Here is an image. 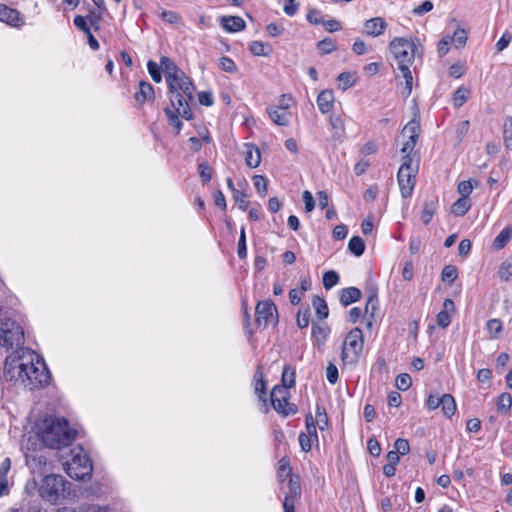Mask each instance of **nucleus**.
<instances>
[{
	"mask_svg": "<svg viewBox=\"0 0 512 512\" xmlns=\"http://www.w3.org/2000/svg\"><path fill=\"white\" fill-rule=\"evenodd\" d=\"M470 207L471 202L469 197H461L453 203L452 211L455 215L463 216L468 212Z\"/></svg>",
	"mask_w": 512,
	"mask_h": 512,
	"instance_id": "obj_28",
	"label": "nucleus"
},
{
	"mask_svg": "<svg viewBox=\"0 0 512 512\" xmlns=\"http://www.w3.org/2000/svg\"><path fill=\"white\" fill-rule=\"evenodd\" d=\"M253 184L261 195H265L267 193V180L263 175H255L253 177Z\"/></svg>",
	"mask_w": 512,
	"mask_h": 512,
	"instance_id": "obj_54",
	"label": "nucleus"
},
{
	"mask_svg": "<svg viewBox=\"0 0 512 512\" xmlns=\"http://www.w3.org/2000/svg\"><path fill=\"white\" fill-rule=\"evenodd\" d=\"M512 40V35L510 32L508 31H505L502 36L500 37V39L497 41L496 43V49L497 51L501 52L503 51L505 48H507L510 44Z\"/></svg>",
	"mask_w": 512,
	"mask_h": 512,
	"instance_id": "obj_58",
	"label": "nucleus"
},
{
	"mask_svg": "<svg viewBox=\"0 0 512 512\" xmlns=\"http://www.w3.org/2000/svg\"><path fill=\"white\" fill-rule=\"evenodd\" d=\"M237 254L240 259H245L247 257L246 234L244 227H242L240 231Z\"/></svg>",
	"mask_w": 512,
	"mask_h": 512,
	"instance_id": "obj_48",
	"label": "nucleus"
},
{
	"mask_svg": "<svg viewBox=\"0 0 512 512\" xmlns=\"http://www.w3.org/2000/svg\"><path fill=\"white\" fill-rule=\"evenodd\" d=\"M360 298L361 291L356 287L344 288L340 292V302L343 306L357 302Z\"/></svg>",
	"mask_w": 512,
	"mask_h": 512,
	"instance_id": "obj_23",
	"label": "nucleus"
},
{
	"mask_svg": "<svg viewBox=\"0 0 512 512\" xmlns=\"http://www.w3.org/2000/svg\"><path fill=\"white\" fill-rule=\"evenodd\" d=\"M256 324L265 328L277 321V309L271 300L259 301L255 308Z\"/></svg>",
	"mask_w": 512,
	"mask_h": 512,
	"instance_id": "obj_13",
	"label": "nucleus"
},
{
	"mask_svg": "<svg viewBox=\"0 0 512 512\" xmlns=\"http://www.w3.org/2000/svg\"><path fill=\"white\" fill-rule=\"evenodd\" d=\"M441 276L444 282L452 283L458 277V270L453 265H446L442 270Z\"/></svg>",
	"mask_w": 512,
	"mask_h": 512,
	"instance_id": "obj_44",
	"label": "nucleus"
},
{
	"mask_svg": "<svg viewBox=\"0 0 512 512\" xmlns=\"http://www.w3.org/2000/svg\"><path fill=\"white\" fill-rule=\"evenodd\" d=\"M387 26L384 18L373 17L364 23L363 33L367 36L378 37L385 32Z\"/></svg>",
	"mask_w": 512,
	"mask_h": 512,
	"instance_id": "obj_14",
	"label": "nucleus"
},
{
	"mask_svg": "<svg viewBox=\"0 0 512 512\" xmlns=\"http://www.w3.org/2000/svg\"><path fill=\"white\" fill-rule=\"evenodd\" d=\"M497 277L505 282L510 280L512 277V259H506L499 265Z\"/></svg>",
	"mask_w": 512,
	"mask_h": 512,
	"instance_id": "obj_29",
	"label": "nucleus"
},
{
	"mask_svg": "<svg viewBox=\"0 0 512 512\" xmlns=\"http://www.w3.org/2000/svg\"><path fill=\"white\" fill-rule=\"evenodd\" d=\"M394 450L399 454V455H406L409 453L410 451V445H409V442L404 439V438H398L395 443H394Z\"/></svg>",
	"mask_w": 512,
	"mask_h": 512,
	"instance_id": "obj_55",
	"label": "nucleus"
},
{
	"mask_svg": "<svg viewBox=\"0 0 512 512\" xmlns=\"http://www.w3.org/2000/svg\"><path fill=\"white\" fill-rule=\"evenodd\" d=\"M309 317L310 313L308 308L299 309L297 314V325L300 328H306L309 325Z\"/></svg>",
	"mask_w": 512,
	"mask_h": 512,
	"instance_id": "obj_57",
	"label": "nucleus"
},
{
	"mask_svg": "<svg viewBox=\"0 0 512 512\" xmlns=\"http://www.w3.org/2000/svg\"><path fill=\"white\" fill-rule=\"evenodd\" d=\"M364 340L362 330L353 328L350 330L343 342L341 360L343 365L355 366L361 356Z\"/></svg>",
	"mask_w": 512,
	"mask_h": 512,
	"instance_id": "obj_4",
	"label": "nucleus"
},
{
	"mask_svg": "<svg viewBox=\"0 0 512 512\" xmlns=\"http://www.w3.org/2000/svg\"><path fill=\"white\" fill-rule=\"evenodd\" d=\"M165 114L168 117L170 125L175 128L176 133H180L183 126L182 121L179 119V116H181V114H178L177 111L171 109L170 107L165 108Z\"/></svg>",
	"mask_w": 512,
	"mask_h": 512,
	"instance_id": "obj_40",
	"label": "nucleus"
},
{
	"mask_svg": "<svg viewBox=\"0 0 512 512\" xmlns=\"http://www.w3.org/2000/svg\"><path fill=\"white\" fill-rule=\"evenodd\" d=\"M175 89L168 88L169 99L173 110L181 114L186 120L192 119V111L189 101L194 99L195 86L191 82L190 89L185 90L180 85H175Z\"/></svg>",
	"mask_w": 512,
	"mask_h": 512,
	"instance_id": "obj_5",
	"label": "nucleus"
},
{
	"mask_svg": "<svg viewBox=\"0 0 512 512\" xmlns=\"http://www.w3.org/2000/svg\"><path fill=\"white\" fill-rule=\"evenodd\" d=\"M36 427L39 440L49 448L69 446L75 438V431L70 428L65 418L46 416Z\"/></svg>",
	"mask_w": 512,
	"mask_h": 512,
	"instance_id": "obj_2",
	"label": "nucleus"
},
{
	"mask_svg": "<svg viewBox=\"0 0 512 512\" xmlns=\"http://www.w3.org/2000/svg\"><path fill=\"white\" fill-rule=\"evenodd\" d=\"M64 491V479L60 475H47L39 487V495L47 502L56 503Z\"/></svg>",
	"mask_w": 512,
	"mask_h": 512,
	"instance_id": "obj_9",
	"label": "nucleus"
},
{
	"mask_svg": "<svg viewBox=\"0 0 512 512\" xmlns=\"http://www.w3.org/2000/svg\"><path fill=\"white\" fill-rule=\"evenodd\" d=\"M302 199L305 203V211L311 212L315 208V201L310 191L305 190L302 193Z\"/></svg>",
	"mask_w": 512,
	"mask_h": 512,
	"instance_id": "obj_63",
	"label": "nucleus"
},
{
	"mask_svg": "<svg viewBox=\"0 0 512 512\" xmlns=\"http://www.w3.org/2000/svg\"><path fill=\"white\" fill-rule=\"evenodd\" d=\"M329 123L338 136L345 133V122L341 115L331 114L329 116Z\"/></svg>",
	"mask_w": 512,
	"mask_h": 512,
	"instance_id": "obj_38",
	"label": "nucleus"
},
{
	"mask_svg": "<svg viewBox=\"0 0 512 512\" xmlns=\"http://www.w3.org/2000/svg\"><path fill=\"white\" fill-rule=\"evenodd\" d=\"M23 340L24 333L18 324L13 322L11 327H0V347L20 350Z\"/></svg>",
	"mask_w": 512,
	"mask_h": 512,
	"instance_id": "obj_12",
	"label": "nucleus"
},
{
	"mask_svg": "<svg viewBox=\"0 0 512 512\" xmlns=\"http://www.w3.org/2000/svg\"><path fill=\"white\" fill-rule=\"evenodd\" d=\"M306 18H307L308 22L311 24L318 25V24L323 23V18L321 16V13L317 9L309 10Z\"/></svg>",
	"mask_w": 512,
	"mask_h": 512,
	"instance_id": "obj_62",
	"label": "nucleus"
},
{
	"mask_svg": "<svg viewBox=\"0 0 512 512\" xmlns=\"http://www.w3.org/2000/svg\"><path fill=\"white\" fill-rule=\"evenodd\" d=\"M419 133H420V124L416 120H412V121L408 122L402 130L403 135H407L408 139L415 140V141L418 140Z\"/></svg>",
	"mask_w": 512,
	"mask_h": 512,
	"instance_id": "obj_30",
	"label": "nucleus"
},
{
	"mask_svg": "<svg viewBox=\"0 0 512 512\" xmlns=\"http://www.w3.org/2000/svg\"><path fill=\"white\" fill-rule=\"evenodd\" d=\"M270 119L279 126H288L290 122V114L286 111H282L275 106L267 108Z\"/></svg>",
	"mask_w": 512,
	"mask_h": 512,
	"instance_id": "obj_22",
	"label": "nucleus"
},
{
	"mask_svg": "<svg viewBox=\"0 0 512 512\" xmlns=\"http://www.w3.org/2000/svg\"><path fill=\"white\" fill-rule=\"evenodd\" d=\"M160 17L162 18L163 21L169 24H178L182 19L177 12L170 10H162L160 13Z\"/></svg>",
	"mask_w": 512,
	"mask_h": 512,
	"instance_id": "obj_51",
	"label": "nucleus"
},
{
	"mask_svg": "<svg viewBox=\"0 0 512 512\" xmlns=\"http://www.w3.org/2000/svg\"><path fill=\"white\" fill-rule=\"evenodd\" d=\"M455 310L452 299H445L443 302V310L437 314V324L441 328H446L451 323L450 312Z\"/></svg>",
	"mask_w": 512,
	"mask_h": 512,
	"instance_id": "obj_19",
	"label": "nucleus"
},
{
	"mask_svg": "<svg viewBox=\"0 0 512 512\" xmlns=\"http://www.w3.org/2000/svg\"><path fill=\"white\" fill-rule=\"evenodd\" d=\"M378 309V298L376 294H371L367 299L365 306V315H370V318H374V313Z\"/></svg>",
	"mask_w": 512,
	"mask_h": 512,
	"instance_id": "obj_49",
	"label": "nucleus"
},
{
	"mask_svg": "<svg viewBox=\"0 0 512 512\" xmlns=\"http://www.w3.org/2000/svg\"><path fill=\"white\" fill-rule=\"evenodd\" d=\"M313 306L316 310V314L320 319H325L328 317L329 310L326 301L319 296H315L313 298Z\"/></svg>",
	"mask_w": 512,
	"mask_h": 512,
	"instance_id": "obj_36",
	"label": "nucleus"
},
{
	"mask_svg": "<svg viewBox=\"0 0 512 512\" xmlns=\"http://www.w3.org/2000/svg\"><path fill=\"white\" fill-rule=\"evenodd\" d=\"M271 405L273 409L284 416L293 415L297 412V407L295 404H291L288 402L287 396L288 391L285 387H280V385H276L271 391Z\"/></svg>",
	"mask_w": 512,
	"mask_h": 512,
	"instance_id": "obj_11",
	"label": "nucleus"
},
{
	"mask_svg": "<svg viewBox=\"0 0 512 512\" xmlns=\"http://www.w3.org/2000/svg\"><path fill=\"white\" fill-rule=\"evenodd\" d=\"M23 359H26L25 371H23L20 381L30 390L48 385L51 375L44 359L32 350H26Z\"/></svg>",
	"mask_w": 512,
	"mask_h": 512,
	"instance_id": "obj_3",
	"label": "nucleus"
},
{
	"mask_svg": "<svg viewBox=\"0 0 512 512\" xmlns=\"http://www.w3.org/2000/svg\"><path fill=\"white\" fill-rule=\"evenodd\" d=\"M317 106L322 114L330 112L334 106L335 98L332 90L321 91L317 96Z\"/></svg>",
	"mask_w": 512,
	"mask_h": 512,
	"instance_id": "obj_18",
	"label": "nucleus"
},
{
	"mask_svg": "<svg viewBox=\"0 0 512 512\" xmlns=\"http://www.w3.org/2000/svg\"><path fill=\"white\" fill-rule=\"evenodd\" d=\"M411 384V377L407 373L400 374L396 378V386L399 390L406 391L411 387Z\"/></svg>",
	"mask_w": 512,
	"mask_h": 512,
	"instance_id": "obj_52",
	"label": "nucleus"
},
{
	"mask_svg": "<svg viewBox=\"0 0 512 512\" xmlns=\"http://www.w3.org/2000/svg\"><path fill=\"white\" fill-rule=\"evenodd\" d=\"M245 162L250 168H256L261 163V154L259 149L250 143L245 144Z\"/></svg>",
	"mask_w": 512,
	"mask_h": 512,
	"instance_id": "obj_21",
	"label": "nucleus"
},
{
	"mask_svg": "<svg viewBox=\"0 0 512 512\" xmlns=\"http://www.w3.org/2000/svg\"><path fill=\"white\" fill-rule=\"evenodd\" d=\"M299 444L302 451L309 452L312 447V437L308 436L306 433L301 432L299 434Z\"/></svg>",
	"mask_w": 512,
	"mask_h": 512,
	"instance_id": "obj_61",
	"label": "nucleus"
},
{
	"mask_svg": "<svg viewBox=\"0 0 512 512\" xmlns=\"http://www.w3.org/2000/svg\"><path fill=\"white\" fill-rule=\"evenodd\" d=\"M315 420H316V424H317L318 428L321 431H324L325 429L328 428L329 421H328V417L326 414V410L321 405L316 406Z\"/></svg>",
	"mask_w": 512,
	"mask_h": 512,
	"instance_id": "obj_32",
	"label": "nucleus"
},
{
	"mask_svg": "<svg viewBox=\"0 0 512 512\" xmlns=\"http://www.w3.org/2000/svg\"><path fill=\"white\" fill-rule=\"evenodd\" d=\"M339 282V276L338 274L333 271H327L323 274V286L326 290L331 289L335 285H337Z\"/></svg>",
	"mask_w": 512,
	"mask_h": 512,
	"instance_id": "obj_42",
	"label": "nucleus"
},
{
	"mask_svg": "<svg viewBox=\"0 0 512 512\" xmlns=\"http://www.w3.org/2000/svg\"><path fill=\"white\" fill-rule=\"evenodd\" d=\"M220 25L225 31L234 33L243 30L246 23L240 16H222L220 17Z\"/></svg>",
	"mask_w": 512,
	"mask_h": 512,
	"instance_id": "obj_16",
	"label": "nucleus"
},
{
	"mask_svg": "<svg viewBox=\"0 0 512 512\" xmlns=\"http://www.w3.org/2000/svg\"><path fill=\"white\" fill-rule=\"evenodd\" d=\"M326 378L330 384H335L339 379L338 369L332 362L326 367Z\"/></svg>",
	"mask_w": 512,
	"mask_h": 512,
	"instance_id": "obj_56",
	"label": "nucleus"
},
{
	"mask_svg": "<svg viewBox=\"0 0 512 512\" xmlns=\"http://www.w3.org/2000/svg\"><path fill=\"white\" fill-rule=\"evenodd\" d=\"M312 335L317 340L325 341L328 336V327L326 325H320V324H312Z\"/></svg>",
	"mask_w": 512,
	"mask_h": 512,
	"instance_id": "obj_46",
	"label": "nucleus"
},
{
	"mask_svg": "<svg viewBox=\"0 0 512 512\" xmlns=\"http://www.w3.org/2000/svg\"><path fill=\"white\" fill-rule=\"evenodd\" d=\"M389 50L392 53L398 67L396 77H403L405 80V94L409 96L412 92L413 76L410 67L415 57L423 56V47L417 37H394L389 43Z\"/></svg>",
	"mask_w": 512,
	"mask_h": 512,
	"instance_id": "obj_1",
	"label": "nucleus"
},
{
	"mask_svg": "<svg viewBox=\"0 0 512 512\" xmlns=\"http://www.w3.org/2000/svg\"><path fill=\"white\" fill-rule=\"evenodd\" d=\"M291 467H290V461L288 458L283 457L279 461V467H278V478L280 481H284L286 477L291 476Z\"/></svg>",
	"mask_w": 512,
	"mask_h": 512,
	"instance_id": "obj_41",
	"label": "nucleus"
},
{
	"mask_svg": "<svg viewBox=\"0 0 512 512\" xmlns=\"http://www.w3.org/2000/svg\"><path fill=\"white\" fill-rule=\"evenodd\" d=\"M336 48H337L336 43L330 38H325L318 43V49L323 54H329V53L335 51Z\"/></svg>",
	"mask_w": 512,
	"mask_h": 512,
	"instance_id": "obj_53",
	"label": "nucleus"
},
{
	"mask_svg": "<svg viewBox=\"0 0 512 512\" xmlns=\"http://www.w3.org/2000/svg\"><path fill=\"white\" fill-rule=\"evenodd\" d=\"M469 90L465 87H459L453 96L455 107H461L468 99Z\"/></svg>",
	"mask_w": 512,
	"mask_h": 512,
	"instance_id": "obj_45",
	"label": "nucleus"
},
{
	"mask_svg": "<svg viewBox=\"0 0 512 512\" xmlns=\"http://www.w3.org/2000/svg\"><path fill=\"white\" fill-rule=\"evenodd\" d=\"M473 189L470 181H461L458 184L457 190L461 197H469Z\"/></svg>",
	"mask_w": 512,
	"mask_h": 512,
	"instance_id": "obj_64",
	"label": "nucleus"
},
{
	"mask_svg": "<svg viewBox=\"0 0 512 512\" xmlns=\"http://www.w3.org/2000/svg\"><path fill=\"white\" fill-rule=\"evenodd\" d=\"M452 44V39L449 35L444 36L438 43V53L443 56L446 55L450 49V45Z\"/></svg>",
	"mask_w": 512,
	"mask_h": 512,
	"instance_id": "obj_59",
	"label": "nucleus"
},
{
	"mask_svg": "<svg viewBox=\"0 0 512 512\" xmlns=\"http://www.w3.org/2000/svg\"><path fill=\"white\" fill-rule=\"evenodd\" d=\"M512 236V227H505L493 240L492 246L495 250L503 249L510 241Z\"/></svg>",
	"mask_w": 512,
	"mask_h": 512,
	"instance_id": "obj_24",
	"label": "nucleus"
},
{
	"mask_svg": "<svg viewBox=\"0 0 512 512\" xmlns=\"http://www.w3.org/2000/svg\"><path fill=\"white\" fill-rule=\"evenodd\" d=\"M503 139L505 147L512 150V117H507L503 123Z\"/></svg>",
	"mask_w": 512,
	"mask_h": 512,
	"instance_id": "obj_37",
	"label": "nucleus"
},
{
	"mask_svg": "<svg viewBox=\"0 0 512 512\" xmlns=\"http://www.w3.org/2000/svg\"><path fill=\"white\" fill-rule=\"evenodd\" d=\"M220 68L228 73H234L237 71L236 63L229 57L223 56L219 59Z\"/></svg>",
	"mask_w": 512,
	"mask_h": 512,
	"instance_id": "obj_50",
	"label": "nucleus"
},
{
	"mask_svg": "<svg viewBox=\"0 0 512 512\" xmlns=\"http://www.w3.org/2000/svg\"><path fill=\"white\" fill-rule=\"evenodd\" d=\"M147 69L154 82L160 83L162 81V70L160 65H158L156 62L152 60H149L147 63Z\"/></svg>",
	"mask_w": 512,
	"mask_h": 512,
	"instance_id": "obj_43",
	"label": "nucleus"
},
{
	"mask_svg": "<svg viewBox=\"0 0 512 512\" xmlns=\"http://www.w3.org/2000/svg\"><path fill=\"white\" fill-rule=\"evenodd\" d=\"M486 329L491 338H499L503 329L501 320L496 318L488 320L486 323Z\"/></svg>",
	"mask_w": 512,
	"mask_h": 512,
	"instance_id": "obj_39",
	"label": "nucleus"
},
{
	"mask_svg": "<svg viewBox=\"0 0 512 512\" xmlns=\"http://www.w3.org/2000/svg\"><path fill=\"white\" fill-rule=\"evenodd\" d=\"M301 495V485L298 476L291 475L288 483V493L285 498L297 500Z\"/></svg>",
	"mask_w": 512,
	"mask_h": 512,
	"instance_id": "obj_26",
	"label": "nucleus"
},
{
	"mask_svg": "<svg viewBox=\"0 0 512 512\" xmlns=\"http://www.w3.org/2000/svg\"><path fill=\"white\" fill-rule=\"evenodd\" d=\"M348 250L356 257H360L365 251L364 240L360 236H353L349 240Z\"/></svg>",
	"mask_w": 512,
	"mask_h": 512,
	"instance_id": "obj_27",
	"label": "nucleus"
},
{
	"mask_svg": "<svg viewBox=\"0 0 512 512\" xmlns=\"http://www.w3.org/2000/svg\"><path fill=\"white\" fill-rule=\"evenodd\" d=\"M64 469L75 480L90 478L93 470L89 457L82 453V449L73 454L71 460L64 464Z\"/></svg>",
	"mask_w": 512,
	"mask_h": 512,
	"instance_id": "obj_7",
	"label": "nucleus"
},
{
	"mask_svg": "<svg viewBox=\"0 0 512 512\" xmlns=\"http://www.w3.org/2000/svg\"><path fill=\"white\" fill-rule=\"evenodd\" d=\"M438 208V198L433 196L424 202L423 211L421 214V221L424 225H428Z\"/></svg>",
	"mask_w": 512,
	"mask_h": 512,
	"instance_id": "obj_20",
	"label": "nucleus"
},
{
	"mask_svg": "<svg viewBox=\"0 0 512 512\" xmlns=\"http://www.w3.org/2000/svg\"><path fill=\"white\" fill-rule=\"evenodd\" d=\"M27 348L21 347L20 350H16L14 353L8 355L4 365V376L10 381H18L25 371L26 359H23L24 352Z\"/></svg>",
	"mask_w": 512,
	"mask_h": 512,
	"instance_id": "obj_10",
	"label": "nucleus"
},
{
	"mask_svg": "<svg viewBox=\"0 0 512 512\" xmlns=\"http://www.w3.org/2000/svg\"><path fill=\"white\" fill-rule=\"evenodd\" d=\"M155 92L153 86L144 80H141L138 84V90L134 94L135 101L143 105L146 101L154 98Z\"/></svg>",
	"mask_w": 512,
	"mask_h": 512,
	"instance_id": "obj_17",
	"label": "nucleus"
},
{
	"mask_svg": "<svg viewBox=\"0 0 512 512\" xmlns=\"http://www.w3.org/2000/svg\"><path fill=\"white\" fill-rule=\"evenodd\" d=\"M249 50L254 56H268L271 52V47L261 41H252L249 45Z\"/></svg>",
	"mask_w": 512,
	"mask_h": 512,
	"instance_id": "obj_34",
	"label": "nucleus"
},
{
	"mask_svg": "<svg viewBox=\"0 0 512 512\" xmlns=\"http://www.w3.org/2000/svg\"><path fill=\"white\" fill-rule=\"evenodd\" d=\"M337 80L339 88L345 91L355 84L356 78L354 73L342 72L338 75Z\"/></svg>",
	"mask_w": 512,
	"mask_h": 512,
	"instance_id": "obj_31",
	"label": "nucleus"
},
{
	"mask_svg": "<svg viewBox=\"0 0 512 512\" xmlns=\"http://www.w3.org/2000/svg\"><path fill=\"white\" fill-rule=\"evenodd\" d=\"M282 383L281 387H285L287 390L295 385V369L287 365L282 371Z\"/></svg>",
	"mask_w": 512,
	"mask_h": 512,
	"instance_id": "obj_33",
	"label": "nucleus"
},
{
	"mask_svg": "<svg viewBox=\"0 0 512 512\" xmlns=\"http://www.w3.org/2000/svg\"><path fill=\"white\" fill-rule=\"evenodd\" d=\"M160 67L165 75L168 88L175 89V85H180L185 90L190 89V78L169 57L162 56L160 58Z\"/></svg>",
	"mask_w": 512,
	"mask_h": 512,
	"instance_id": "obj_6",
	"label": "nucleus"
},
{
	"mask_svg": "<svg viewBox=\"0 0 512 512\" xmlns=\"http://www.w3.org/2000/svg\"><path fill=\"white\" fill-rule=\"evenodd\" d=\"M0 21L14 27H19L24 24V20L17 10L2 4H0Z\"/></svg>",
	"mask_w": 512,
	"mask_h": 512,
	"instance_id": "obj_15",
	"label": "nucleus"
},
{
	"mask_svg": "<svg viewBox=\"0 0 512 512\" xmlns=\"http://www.w3.org/2000/svg\"><path fill=\"white\" fill-rule=\"evenodd\" d=\"M417 167H412V158L407 155L397 173L400 193L403 198L411 197L416 184Z\"/></svg>",
	"mask_w": 512,
	"mask_h": 512,
	"instance_id": "obj_8",
	"label": "nucleus"
},
{
	"mask_svg": "<svg viewBox=\"0 0 512 512\" xmlns=\"http://www.w3.org/2000/svg\"><path fill=\"white\" fill-rule=\"evenodd\" d=\"M512 406V397L508 393H502L498 397L497 410L501 414H507Z\"/></svg>",
	"mask_w": 512,
	"mask_h": 512,
	"instance_id": "obj_35",
	"label": "nucleus"
},
{
	"mask_svg": "<svg viewBox=\"0 0 512 512\" xmlns=\"http://www.w3.org/2000/svg\"><path fill=\"white\" fill-rule=\"evenodd\" d=\"M198 171L201 179L207 183L212 178V171L211 168L206 163H201L198 166Z\"/></svg>",
	"mask_w": 512,
	"mask_h": 512,
	"instance_id": "obj_60",
	"label": "nucleus"
},
{
	"mask_svg": "<svg viewBox=\"0 0 512 512\" xmlns=\"http://www.w3.org/2000/svg\"><path fill=\"white\" fill-rule=\"evenodd\" d=\"M441 410L446 417H451L456 411V402L452 395L443 394L441 396Z\"/></svg>",
	"mask_w": 512,
	"mask_h": 512,
	"instance_id": "obj_25",
	"label": "nucleus"
},
{
	"mask_svg": "<svg viewBox=\"0 0 512 512\" xmlns=\"http://www.w3.org/2000/svg\"><path fill=\"white\" fill-rule=\"evenodd\" d=\"M452 39V43L455 44L456 47H463L466 44L467 41V33L464 29H456L452 36H450Z\"/></svg>",
	"mask_w": 512,
	"mask_h": 512,
	"instance_id": "obj_47",
	"label": "nucleus"
}]
</instances>
